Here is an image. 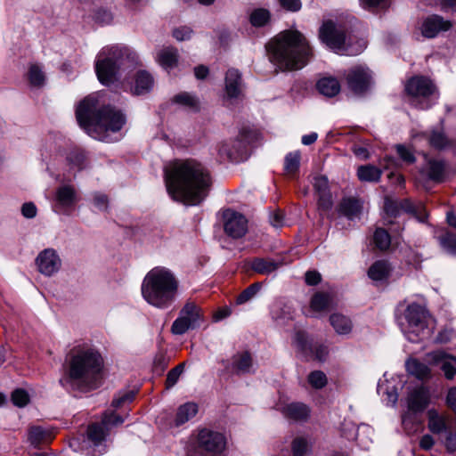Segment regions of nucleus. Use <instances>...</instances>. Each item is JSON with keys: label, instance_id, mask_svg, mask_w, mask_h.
<instances>
[{"label": "nucleus", "instance_id": "obj_22", "mask_svg": "<svg viewBox=\"0 0 456 456\" xmlns=\"http://www.w3.org/2000/svg\"><path fill=\"white\" fill-rule=\"evenodd\" d=\"M419 172L428 180L436 183H441L445 180L446 163L442 159H430Z\"/></svg>", "mask_w": 456, "mask_h": 456}, {"label": "nucleus", "instance_id": "obj_11", "mask_svg": "<svg viewBox=\"0 0 456 456\" xmlns=\"http://www.w3.org/2000/svg\"><path fill=\"white\" fill-rule=\"evenodd\" d=\"M203 321L201 308L194 302L188 301L179 312V316L174 321L171 331L175 335H183L189 330L200 326Z\"/></svg>", "mask_w": 456, "mask_h": 456}, {"label": "nucleus", "instance_id": "obj_35", "mask_svg": "<svg viewBox=\"0 0 456 456\" xmlns=\"http://www.w3.org/2000/svg\"><path fill=\"white\" fill-rule=\"evenodd\" d=\"M198 412V405L194 403H185L179 406L177 409L176 416L175 419V424L176 427H179L191 418H193Z\"/></svg>", "mask_w": 456, "mask_h": 456}, {"label": "nucleus", "instance_id": "obj_38", "mask_svg": "<svg viewBox=\"0 0 456 456\" xmlns=\"http://www.w3.org/2000/svg\"><path fill=\"white\" fill-rule=\"evenodd\" d=\"M436 238L444 250L456 256V233L450 231H442Z\"/></svg>", "mask_w": 456, "mask_h": 456}, {"label": "nucleus", "instance_id": "obj_18", "mask_svg": "<svg viewBox=\"0 0 456 456\" xmlns=\"http://www.w3.org/2000/svg\"><path fill=\"white\" fill-rule=\"evenodd\" d=\"M36 265L42 274L52 276L60 270L61 260L53 248H45L37 255Z\"/></svg>", "mask_w": 456, "mask_h": 456}, {"label": "nucleus", "instance_id": "obj_27", "mask_svg": "<svg viewBox=\"0 0 456 456\" xmlns=\"http://www.w3.org/2000/svg\"><path fill=\"white\" fill-rule=\"evenodd\" d=\"M424 137L428 140L430 147L437 151H443L452 146L450 140L443 130L432 129L429 133H425Z\"/></svg>", "mask_w": 456, "mask_h": 456}, {"label": "nucleus", "instance_id": "obj_44", "mask_svg": "<svg viewBox=\"0 0 456 456\" xmlns=\"http://www.w3.org/2000/svg\"><path fill=\"white\" fill-rule=\"evenodd\" d=\"M51 440L50 433L41 427H32L28 431V441L34 446Z\"/></svg>", "mask_w": 456, "mask_h": 456}, {"label": "nucleus", "instance_id": "obj_3", "mask_svg": "<svg viewBox=\"0 0 456 456\" xmlns=\"http://www.w3.org/2000/svg\"><path fill=\"white\" fill-rule=\"evenodd\" d=\"M66 381L81 389L98 387L103 360L100 353L87 346H74L66 357Z\"/></svg>", "mask_w": 456, "mask_h": 456}, {"label": "nucleus", "instance_id": "obj_6", "mask_svg": "<svg viewBox=\"0 0 456 456\" xmlns=\"http://www.w3.org/2000/svg\"><path fill=\"white\" fill-rule=\"evenodd\" d=\"M137 63V54L128 47L107 46L98 54L95 72L102 85L110 86L117 80L119 69L134 67Z\"/></svg>", "mask_w": 456, "mask_h": 456}, {"label": "nucleus", "instance_id": "obj_34", "mask_svg": "<svg viewBox=\"0 0 456 456\" xmlns=\"http://www.w3.org/2000/svg\"><path fill=\"white\" fill-rule=\"evenodd\" d=\"M330 325L339 335L349 334L352 330L353 324L351 320L341 314H333L330 316Z\"/></svg>", "mask_w": 456, "mask_h": 456}, {"label": "nucleus", "instance_id": "obj_19", "mask_svg": "<svg viewBox=\"0 0 456 456\" xmlns=\"http://www.w3.org/2000/svg\"><path fill=\"white\" fill-rule=\"evenodd\" d=\"M452 27L450 20L442 16L432 14L424 19L421 25V34L426 38H434L440 32L448 31Z\"/></svg>", "mask_w": 456, "mask_h": 456}, {"label": "nucleus", "instance_id": "obj_23", "mask_svg": "<svg viewBox=\"0 0 456 456\" xmlns=\"http://www.w3.org/2000/svg\"><path fill=\"white\" fill-rule=\"evenodd\" d=\"M282 265V260L270 257H254L249 261L250 269L262 275H269L276 272Z\"/></svg>", "mask_w": 456, "mask_h": 456}, {"label": "nucleus", "instance_id": "obj_4", "mask_svg": "<svg viewBox=\"0 0 456 456\" xmlns=\"http://www.w3.org/2000/svg\"><path fill=\"white\" fill-rule=\"evenodd\" d=\"M271 61L281 70L302 69L312 56L305 36L297 30H285L267 45Z\"/></svg>", "mask_w": 456, "mask_h": 456}, {"label": "nucleus", "instance_id": "obj_46", "mask_svg": "<svg viewBox=\"0 0 456 456\" xmlns=\"http://www.w3.org/2000/svg\"><path fill=\"white\" fill-rule=\"evenodd\" d=\"M307 380L309 384L315 389H322L328 383L327 376L322 370H314L310 372Z\"/></svg>", "mask_w": 456, "mask_h": 456}, {"label": "nucleus", "instance_id": "obj_20", "mask_svg": "<svg viewBox=\"0 0 456 456\" xmlns=\"http://www.w3.org/2000/svg\"><path fill=\"white\" fill-rule=\"evenodd\" d=\"M429 389L424 386L413 388L408 395V409L413 413L423 412L430 403Z\"/></svg>", "mask_w": 456, "mask_h": 456}, {"label": "nucleus", "instance_id": "obj_41", "mask_svg": "<svg viewBox=\"0 0 456 456\" xmlns=\"http://www.w3.org/2000/svg\"><path fill=\"white\" fill-rule=\"evenodd\" d=\"M373 243L380 251H387L391 245V236L384 228H377L373 234Z\"/></svg>", "mask_w": 456, "mask_h": 456}, {"label": "nucleus", "instance_id": "obj_26", "mask_svg": "<svg viewBox=\"0 0 456 456\" xmlns=\"http://www.w3.org/2000/svg\"><path fill=\"white\" fill-rule=\"evenodd\" d=\"M282 413L295 421H305L309 418L310 409L302 403H291L283 407Z\"/></svg>", "mask_w": 456, "mask_h": 456}, {"label": "nucleus", "instance_id": "obj_31", "mask_svg": "<svg viewBox=\"0 0 456 456\" xmlns=\"http://www.w3.org/2000/svg\"><path fill=\"white\" fill-rule=\"evenodd\" d=\"M318 92L326 97H334L340 92V84L335 77H322L316 84Z\"/></svg>", "mask_w": 456, "mask_h": 456}, {"label": "nucleus", "instance_id": "obj_24", "mask_svg": "<svg viewBox=\"0 0 456 456\" xmlns=\"http://www.w3.org/2000/svg\"><path fill=\"white\" fill-rule=\"evenodd\" d=\"M154 86V78L151 74L146 70H138L134 76V86L131 92L134 95H142L151 91Z\"/></svg>", "mask_w": 456, "mask_h": 456}, {"label": "nucleus", "instance_id": "obj_57", "mask_svg": "<svg viewBox=\"0 0 456 456\" xmlns=\"http://www.w3.org/2000/svg\"><path fill=\"white\" fill-rule=\"evenodd\" d=\"M168 365V358L163 354L159 353L156 354L153 361V370L154 372L161 375Z\"/></svg>", "mask_w": 456, "mask_h": 456}, {"label": "nucleus", "instance_id": "obj_37", "mask_svg": "<svg viewBox=\"0 0 456 456\" xmlns=\"http://www.w3.org/2000/svg\"><path fill=\"white\" fill-rule=\"evenodd\" d=\"M159 64L165 69H172L178 62V51L175 47L162 49L158 54Z\"/></svg>", "mask_w": 456, "mask_h": 456}, {"label": "nucleus", "instance_id": "obj_32", "mask_svg": "<svg viewBox=\"0 0 456 456\" xmlns=\"http://www.w3.org/2000/svg\"><path fill=\"white\" fill-rule=\"evenodd\" d=\"M333 298L327 292L318 291L314 293L310 301V308L314 312L329 311L332 307Z\"/></svg>", "mask_w": 456, "mask_h": 456}, {"label": "nucleus", "instance_id": "obj_59", "mask_svg": "<svg viewBox=\"0 0 456 456\" xmlns=\"http://www.w3.org/2000/svg\"><path fill=\"white\" fill-rule=\"evenodd\" d=\"M293 456H304L307 450V443L303 437H297L293 440L292 444Z\"/></svg>", "mask_w": 456, "mask_h": 456}, {"label": "nucleus", "instance_id": "obj_14", "mask_svg": "<svg viewBox=\"0 0 456 456\" xmlns=\"http://www.w3.org/2000/svg\"><path fill=\"white\" fill-rule=\"evenodd\" d=\"M224 232L232 239H240L248 232V220L240 213L232 209L223 212Z\"/></svg>", "mask_w": 456, "mask_h": 456}, {"label": "nucleus", "instance_id": "obj_28", "mask_svg": "<svg viewBox=\"0 0 456 456\" xmlns=\"http://www.w3.org/2000/svg\"><path fill=\"white\" fill-rule=\"evenodd\" d=\"M407 372L419 380H428L431 378L429 367L418 359L411 358L405 362Z\"/></svg>", "mask_w": 456, "mask_h": 456}, {"label": "nucleus", "instance_id": "obj_50", "mask_svg": "<svg viewBox=\"0 0 456 456\" xmlns=\"http://www.w3.org/2000/svg\"><path fill=\"white\" fill-rule=\"evenodd\" d=\"M184 362L179 363L178 365H176L175 368L168 371L166 379V387L167 389L171 388L177 383L181 374L184 370Z\"/></svg>", "mask_w": 456, "mask_h": 456}, {"label": "nucleus", "instance_id": "obj_56", "mask_svg": "<svg viewBox=\"0 0 456 456\" xmlns=\"http://www.w3.org/2000/svg\"><path fill=\"white\" fill-rule=\"evenodd\" d=\"M317 204L319 210L322 212H328L331 210L333 207V200H332V195L331 192L322 193L319 194Z\"/></svg>", "mask_w": 456, "mask_h": 456}, {"label": "nucleus", "instance_id": "obj_17", "mask_svg": "<svg viewBox=\"0 0 456 456\" xmlns=\"http://www.w3.org/2000/svg\"><path fill=\"white\" fill-rule=\"evenodd\" d=\"M430 364L439 366L447 380H452L456 376V356L442 350L433 351L428 354Z\"/></svg>", "mask_w": 456, "mask_h": 456}, {"label": "nucleus", "instance_id": "obj_61", "mask_svg": "<svg viewBox=\"0 0 456 456\" xmlns=\"http://www.w3.org/2000/svg\"><path fill=\"white\" fill-rule=\"evenodd\" d=\"M125 419L116 414L115 412L105 413L102 417V422L108 428V426H118L122 424Z\"/></svg>", "mask_w": 456, "mask_h": 456}, {"label": "nucleus", "instance_id": "obj_30", "mask_svg": "<svg viewBox=\"0 0 456 456\" xmlns=\"http://www.w3.org/2000/svg\"><path fill=\"white\" fill-rule=\"evenodd\" d=\"M55 198L59 205L64 208L73 207L77 201L76 190L71 185L60 186Z\"/></svg>", "mask_w": 456, "mask_h": 456}, {"label": "nucleus", "instance_id": "obj_16", "mask_svg": "<svg viewBox=\"0 0 456 456\" xmlns=\"http://www.w3.org/2000/svg\"><path fill=\"white\" fill-rule=\"evenodd\" d=\"M405 91L408 95L412 97V101L420 97L428 99L436 92V86L428 77L416 76L407 81Z\"/></svg>", "mask_w": 456, "mask_h": 456}, {"label": "nucleus", "instance_id": "obj_29", "mask_svg": "<svg viewBox=\"0 0 456 456\" xmlns=\"http://www.w3.org/2000/svg\"><path fill=\"white\" fill-rule=\"evenodd\" d=\"M391 267L387 260L375 261L368 270V276L374 281H383L388 279Z\"/></svg>", "mask_w": 456, "mask_h": 456}, {"label": "nucleus", "instance_id": "obj_25", "mask_svg": "<svg viewBox=\"0 0 456 456\" xmlns=\"http://www.w3.org/2000/svg\"><path fill=\"white\" fill-rule=\"evenodd\" d=\"M225 92L230 99L240 97L241 94V75L238 69H231L226 72Z\"/></svg>", "mask_w": 456, "mask_h": 456}, {"label": "nucleus", "instance_id": "obj_43", "mask_svg": "<svg viewBox=\"0 0 456 456\" xmlns=\"http://www.w3.org/2000/svg\"><path fill=\"white\" fill-rule=\"evenodd\" d=\"M173 102L195 111L199 110L200 109L199 100L194 95L187 92L175 94L173 98Z\"/></svg>", "mask_w": 456, "mask_h": 456}, {"label": "nucleus", "instance_id": "obj_13", "mask_svg": "<svg viewBox=\"0 0 456 456\" xmlns=\"http://www.w3.org/2000/svg\"><path fill=\"white\" fill-rule=\"evenodd\" d=\"M228 374L244 375L254 372V359L249 351L237 352L232 357V362L222 360L220 362Z\"/></svg>", "mask_w": 456, "mask_h": 456}, {"label": "nucleus", "instance_id": "obj_45", "mask_svg": "<svg viewBox=\"0 0 456 456\" xmlns=\"http://www.w3.org/2000/svg\"><path fill=\"white\" fill-rule=\"evenodd\" d=\"M300 164V154L299 152H289L285 157L284 168L285 171L289 175H294L298 171Z\"/></svg>", "mask_w": 456, "mask_h": 456}, {"label": "nucleus", "instance_id": "obj_2", "mask_svg": "<svg viewBox=\"0 0 456 456\" xmlns=\"http://www.w3.org/2000/svg\"><path fill=\"white\" fill-rule=\"evenodd\" d=\"M78 125L91 137L106 141L109 132L116 133L126 124V116L110 105L100 106L95 96L84 98L76 109Z\"/></svg>", "mask_w": 456, "mask_h": 456}, {"label": "nucleus", "instance_id": "obj_53", "mask_svg": "<svg viewBox=\"0 0 456 456\" xmlns=\"http://www.w3.org/2000/svg\"><path fill=\"white\" fill-rule=\"evenodd\" d=\"M395 149L399 158L405 163L413 164L416 161V158L411 149L403 144H397Z\"/></svg>", "mask_w": 456, "mask_h": 456}, {"label": "nucleus", "instance_id": "obj_48", "mask_svg": "<svg viewBox=\"0 0 456 456\" xmlns=\"http://www.w3.org/2000/svg\"><path fill=\"white\" fill-rule=\"evenodd\" d=\"M28 80L33 86H41L45 82V74L38 65H31L28 70Z\"/></svg>", "mask_w": 456, "mask_h": 456}, {"label": "nucleus", "instance_id": "obj_49", "mask_svg": "<svg viewBox=\"0 0 456 456\" xmlns=\"http://www.w3.org/2000/svg\"><path fill=\"white\" fill-rule=\"evenodd\" d=\"M361 6L371 12H376L379 9H387L390 0H359Z\"/></svg>", "mask_w": 456, "mask_h": 456}, {"label": "nucleus", "instance_id": "obj_51", "mask_svg": "<svg viewBox=\"0 0 456 456\" xmlns=\"http://www.w3.org/2000/svg\"><path fill=\"white\" fill-rule=\"evenodd\" d=\"M11 399L15 406L24 407L29 402V395L24 389L18 388L12 393Z\"/></svg>", "mask_w": 456, "mask_h": 456}, {"label": "nucleus", "instance_id": "obj_54", "mask_svg": "<svg viewBox=\"0 0 456 456\" xmlns=\"http://www.w3.org/2000/svg\"><path fill=\"white\" fill-rule=\"evenodd\" d=\"M313 186L317 195L330 192L329 181L324 175L315 176L314 178Z\"/></svg>", "mask_w": 456, "mask_h": 456}, {"label": "nucleus", "instance_id": "obj_47", "mask_svg": "<svg viewBox=\"0 0 456 456\" xmlns=\"http://www.w3.org/2000/svg\"><path fill=\"white\" fill-rule=\"evenodd\" d=\"M260 288H261V285L258 282H255V283L249 285L237 297L236 303L238 305H241V304H244V303L249 301L256 295V293L259 291Z\"/></svg>", "mask_w": 456, "mask_h": 456}, {"label": "nucleus", "instance_id": "obj_21", "mask_svg": "<svg viewBox=\"0 0 456 456\" xmlns=\"http://www.w3.org/2000/svg\"><path fill=\"white\" fill-rule=\"evenodd\" d=\"M109 435V429L102 424V422H94L90 424L86 429V437L88 442L94 447V451L97 450L98 454H102L105 452L106 446L103 443Z\"/></svg>", "mask_w": 456, "mask_h": 456}, {"label": "nucleus", "instance_id": "obj_55", "mask_svg": "<svg viewBox=\"0 0 456 456\" xmlns=\"http://www.w3.org/2000/svg\"><path fill=\"white\" fill-rule=\"evenodd\" d=\"M384 210L389 216H397L401 211L400 201L386 197L384 200Z\"/></svg>", "mask_w": 456, "mask_h": 456}, {"label": "nucleus", "instance_id": "obj_33", "mask_svg": "<svg viewBox=\"0 0 456 456\" xmlns=\"http://www.w3.org/2000/svg\"><path fill=\"white\" fill-rule=\"evenodd\" d=\"M362 210V203L354 198H345L338 206V212L349 219L356 217Z\"/></svg>", "mask_w": 456, "mask_h": 456}, {"label": "nucleus", "instance_id": "obj_5", "mask_svg": "<svg viewBox=\"0 0 456 456\" xmlns=\"http://www.w3.org/2000/svg\"><path fill=\"white\" fill-rule=\"evenodd\" d=\"M179 282L175 274L165 267H155L145 276L142 295L151 305L167 308L176 297Z\"/></svg>", "mask_w": 456, "mask_h": 456}, {"label": "nucleus", "instance_id": "obj_58", "mask_svg": "<svg viewBox=\"0 0 456 456\" xmlns=\"http://www.w3.org/2000/svg\"><path fill=\"white\" fill-rule=\"evenodd\" d=\"M67 159L69 164L81 169L86 160V155L81 151H73L69 153Z\"/></svg>", "mask_w": 456, "mask_h": 456}, {"label": "nucleus", "instance_id": "obj_12", "mask_svg": "<svg viewBox=\"0 0 456 456\" xmlns=\"http://www.w3.org/2000/svg\"><path fill=\"white\" fill-rule=\"evenodd\" d=\"M348 89L356 95L366 94L372 85V75L368 68L355 66L351 68L346 77Z\"/></svg>", "mask_w": 456, "mask_h": 456}, {"label": "nucleus", "instance_id": "obj_10", "mask_svg": "<svg viewBox=\"0 0 456 456\" xmlns=\"http://www.w3.org/2000/svg\"><path fill=\"white\" fill-rule=\"evenodd\" d=\"M226 447L225 436L217 431L201 429L197 437V444L188 456H220Z\"/></svg>", "mask_w": 456, "mask_h": 456}, {"label": "nucleus", "instance_id": "obj_62", "mask_svg": "<svg viewBox=\"0 0 456 456\" xmlns=\"http://www.w3.org/2000/svg\"><path fill=\"white\" fill-rule=\"evenodd\" d=\"M193 30L188 26H182L173 30V37L178 41L188 40L191 38Z\"/></svg>", "mask_w": 456, "mask_h": 456}, {"label": "nucleus", "instance_id": "obj_63", "mask_svg": "<svg viewBox=\"0 0 456 456\" xmlns=\"http://www.w3.org/2000/svg\"><path fill=\"white\" fill-rule=\"evenodd\" d=\"M322 281V275L317 271H307L305 274V281L309 286H315Z\"/></svg>", "mask_w": 456, "mask_h": 456}, {"label": "nucleus", "instance_id": "obj_15", "mask_svg": "<svg viewBox=\"0 0 456 456\" xmlns=\"http://www.w3.org/2000/svg\"><path fill=\"white\" fill-rule=\"evenodd\" d=\"M295 343L301 353L312 355L320 362H324L328 356V347L322 344L314 343L305 331L299 330L296 333Z\"/></svg>", "mask_w": 456, "mask_h": 456}, {"label": "nucleus", "instance_id": "obj_39", "mask_svg": "<svg viewBox=\"0 0 456 456\" xmlns=\"http://www.w3.org/2000/svg\"><path fill=\"white\" fill-rule=\"evenodd\" d=\"M381 175V169L373 165L361 166L357 169V176L362 182H379Z\"/></svg>", "mask_w": 456, "mask_h": 456}, {"label": "nucleus", "instance_id": "obj_42", "mask_svg": "<svg viewBox=\"0 0 456 456\" xmlns=\"http://www.w3.org/2000/svg\"><path fill=\"white\" fill-rule=\"evenodd\" d=\"M271 19V13L267 9L257 8L252 11L249 15V22L253 27L261 28L265 26Z\"/></svg>", "mask_w": 456, "mask_h": 456}, {"label": "nucleus", "instance_id": "obj_40", "mask_svg": "<svg viewBox=\"0 0 456 456\" xmlns=\"http://www.w3.org/2000/svg\"><path fill=\"white\" fill-rule=\"evenodd\" d=\"M428 427L432 433L440 434L446 430L445 419L436 410L428 411Z\"/></svg>", "mask_w": 456, "mask_h": 456}, {"label": "nucleus", "instance_id": "obj_8", "mask_svg": "<svg viewBox=\"0 0 456 456\" xmlns=\"http://www.w3.org/2000/svg\"><path fill=\"white\" fill-rule=\"evenodd\" d=\"M256 133L242 128L235 140L224 142L218 146V155L232 162L245 161L249 156L248 144L256 137Z\"/></svg>", "mask_w": 456, "mask_h": 456}, {"label": "nucleus", "instance_id": "obj_1", "mask_svg": "<svg viewBox=\"0 0 456 456\" xmlns=\"http://www.w3.org/2000/svg\"><path fill=\"white\" fill-rule=\"evenodd\" d=\"M164 172L167 191L174 200L196 206L208 195L212 185L210 172L198 160L175 159Z\"/></svg>", "mask_w": 456, "mask_h": 456}, {"label": "nucleus", "instance_id": "obj_60", "mask_svg": "<svg viewBox=\"0 0 456 456\" xmlns=\"http://www.w3.org/2000/svg\"><path fill=\"white\" fill-rule=\"evenodd\" d=\"M112 14L110 11L99 8L94 13V20L100 24H110L112 20Z\"/></svg>", "mask_w": 456, "mask_h": 456}, {"label": "nucleus", "instance_id": "obj_7", "mask_svg": "<svg viewBox=\"0 0 456 456\" xmlns=\"http://www.w3.org/2000/svg\"><path fill=\"white\" fill-rule=\"evenodd\" d=\"M407 327L404 330L407 339L418 343L430 336L428 325V313L419 304H411L404 312Z\"/></svg>", "mask_w": 456, "mask_h": 456}, {"label": "nucleus", "instance_id": "obj_64", "mask_svg": "<svg viewBox=\"0 0 456 456\" xmlns=\"http://www.w3.org/2000/svg\"><path fill=\"white\" fill-rule=\"evenodd\" d=\"M37 207L33 202L24 203L21 207V214L26 218H34L37 216Z\"/></svg>", "mask_w": 456, "mask_h": 456}, {"label": "nucleus", "instance_id": "obj_9", "mask_svg": "<svg viewBox=\"0 0 456 456\" xmlns=\"http://www.w3.org/2000/svg\"><path fill=\"white\" fill-rule=\"evenodd\" d=\"M319 38L329 48L332 49L337 53L354 55L358 54L362 51V48L357 49L355 51L350 50V48L346 45V28L341 25L336 24L334 21L330 20L323 22V24L320 28Z\"/></svg>", "mask_w": 456, "mask_h": 456}, {"label": "nucleus", "instance_id": "obj_36", "mask_svg": "<svg viewBox=\"0 0 456 456\" xmlns=\"http://www.w3.org/2000/svg\"><path fill=\"white\" fill-rule=\"evenodd\" d=\"M400 208L401 211L411 215L421 222H424L427 218V212L421 203L416 205L410 200L404 199L400 200Z\"/></svg>", "mask_w": 456, "mask_h": 456}, {"label": "nucleus", "instance_id": "obj_52", "mask_svg": "<svg viewBox=\"0 0 456 456\" xmlns=\"http://www.w3.org/2000/svg\"><path fill=\"white\" fill-rule=\"evenodd\" d=\"M135 397L134 391H126L123 393H119L112 401L111 405L118 409L125 405L126 403H129L133 402Z\"/></svg>", "mask_w": 456, "mask_h": 456}]
</instances>
